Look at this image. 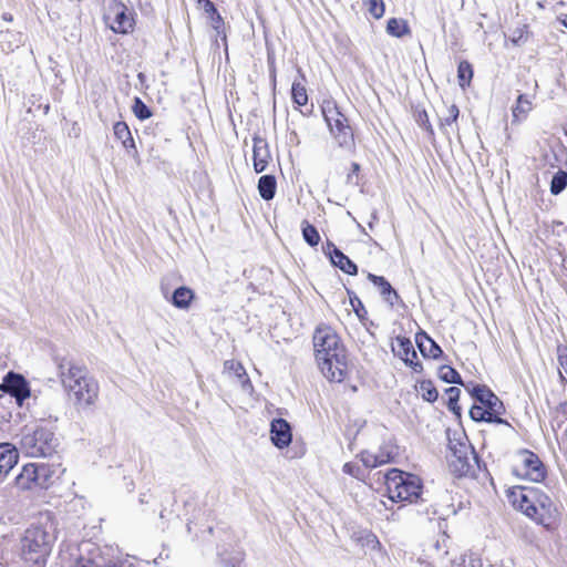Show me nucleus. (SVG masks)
Here are the masks:
<instances>
[{
    "label": "nucleus",
    "mask_w": 567,
    "mask_h": 567,
    "mask_svg": "<svg viewBox=\"0 0 567 567\" xmlns=\"http://www.w3.org/2000/svg\"><path fill=\"white\" fill-rule=\"evenodd\" d=\"M315 357L321 373L333 382L347 375V353L339 336L329 326H319L313 333Z\"/></svg>",
    "instance_id": "nucleus-1"
},
{
    "label": "nucleus",
    "mask_w": 567,
    "mask_h": 567,
    "mask_svg": "<svg viewBox=\"0 0 567 567\" xmlns=\"http://www.w3.org/2000/svg\"><path fill=\"white\" fill-rule=\"evenodd\" d=\"M61 382L79 411L90 410L99 400L100 385L84 365L63 360L59 363Z\"/></svg>",
    "instance_id": "nucleus-2"
},
{
    "label": "nucleus",
    "mask_w": 567,
    "mask_h": 567,
    "mask_svg": "<svg viewBox=\"0 0 567 567\" xmlns=\"http://www.w3.org/2000/svg\"><path fill=\"white\" fill-rule=\"evenodd\" d=\"M17 437L19 449L30 457H49L59 446L53 426L43 422L25 424Z\"/></svg>",
    "instance_id": "nucleus-3"
},
{
    "label": "nucleus",
    "mask_w": 567,
    "mask_h": 567,
    "mask_svg": "<svg viewBox=\"0 0 567 567\" xmlns=\"http://www.w3.org/2000/svg\"><path fill=\"white\" fill-rule=\"evenodd\" d=\"M54 535L49 517L45 523L31 525L21 539L22 558L34 567H44L51 554Z\"/></svg>",
    "instance_id": "nucleus-4"
},
{
    "label": "nucleus",
    "mask_w": 567,
    "mask_h": 567,
    "mask_svg": "<svg viewBox=\"0 0 567 567\" xmlns=\"http://www.w3.org/2000/svg\"><path fill=\"white\" fill-rule=\"evenodd\" d=\"M386 493L393 502L415 503L421 497L423 484L419 476L391 468L385 474Z\"/></svg>",
    "instance_id": "nucleus-5"
},
{
    "label": "nucleus",
    "mask_w": 567,
    "mask_h": 567,
    "mask_svg": "<svg viewBox=\"0 0 567 567\" xmlns=\"http://www.w3.org/2000/svg\"><path fill=\"white\" fill-rule=\"evenodd\" d=\"M324 120L329 126L330 133L337 142L338 146L347 151L354 148V135L348 118L340 112L339 107L327 102L322 106Z\"/></svg>",
    "instance_id": "nucleus-6"
},
{
    "label": "nucleus",
    "mask_w": 567,
    "mask_h": 567,
    "mask_svg": "<svg viewBox=\"0 0 567 567\" xmlns=\"http://www.w3.org/2000/svg\"><path fill=\"white\" fill-rule=\"evenodd\" d=\"M449 463L453 472L458 476L466 475L471 470V460H475V452L465 435L458 439H449Z\"/></svg>",
    "instance_id": "nucleus-7"
},
{
    "label": "nucleus",
    "mask_w": 567,
    "mask_h": 567,
    "mask_svg": "<svg viewBox=\"0 0 567 567\" xmlns=\"http://www.w3.org/2000/svg\"><path fill=\"white\" fill-rule=\"evenodd\" d=\"M515 473L535 483L543 482L547 475L546 467L539 456L529 450L518 451Z\"/></svg>",
    "instance_id": "nucleus-8"
},
{
    "label": "nucleus",
    "mask_w": 567,
    "mask_h": 567,
    "mask_svg": "<svg viewBox=\"0 0 567 567\" xmlns=\"http://www.w3.org/2000/svg\"><path fill=\"white\" fill-rule=\"evenodd\" d=\"M534 507L535 511L532 512L530 519L546 528H550L556 520L557 508L551 498L539 488H537L535 495Z\"/></svg>",
    "instance_id": "nucleus-9"
},
{
    "label": "nucleus",
    "mask_w": 567,
    "mask_h": 567,
    "mask_svg": "<svg viewBox=\"0 0 567 567\" xmlns=\"http://www.w3.org/2000/svg\"><path fill=\"white\" fill-rule=\"evenodd\" d=\"M0 389L6 393H9L16 399L17 404L22 408L27 400L31 399V390L28 381L21 374L9 372L3 382L0 384ZM27 406H30V402H27Z\"/></svg>",
    "instance_id": "nucleus-10"
},
{
    "label": "nucleus",
    "mask_w": 567,
    "mask_h": 567,
    "mask_svg": "<svg viewBox=\"0 0 567 567\" xmlns=\"http://www.w3.org/2000/svg\"><path fill=\"white\" fill-rule=\"evenodd\" d=\"M105 19L110 21V28L115 33L124 34L133 29L134 20L127 13V8L121 2H116L109 8Z\"/></svg>",
    "instance_id": "nucleus-11"
},
{
    "label": "nucleus",
    "mask_w": 567,
    "mask_h": 567,
    "mask_svg": "<svg viewBox=\"0 0 567 567\" xmlns=\"http://www.w3.org/2000/svg\"><path fill=\"white\" fill-rule=\"evenodd\" d=\"M537 488L535 487H516L508 494L512 505L530 518L532 512L535 511L534 499Z\"/></svg>",
    "instance_id": "nucleus-12"
},
{
    "label": "nucleus",
    "mask_w": 567,
    "mask_h": 567,
    "mask_svg": "<svg viewBox=\"0 0 567 567\" xmlns=\"http://www.w3.org/2000/svg\"><path fill=\"white\" fill-rule=\"evenodd\" d=\"M322 249L324 254L330 258L332 265L341 269L343 272L348 275H355L358 272L357 265L340 249H338L333 243L327 241Z\"/></svg>",
    "instance_id": "nucleus-13"
},
{
    "label": "nucleus",
    "mask_w": 567,
    "mask_h": 567,
    "mask_svg": "<svg viewBox=\"0 0 567 567\" xmlns=\"http://www.w3.org/2000/svg\"><path fill=\"white\" fill-rule=\"evenodd\" d=\"M471 394L481 403V406L488 409V411L499 416L503 413V403L487 386L477 384L473 386Z\"/></svg>",
    "instance_id": "nucleus-14"
},
{
    "label": "nucleus",
    "mask_w": 567,
    "mask_h": 567,
    "mask_svg": "<svg viewBox=\"0 0 567 567\" xmlns=\"http://www.w3.org/2000/svg\"><path fill=\"white\" fill-rule=\"evenodd\" d=\"M270 439L276 447H287L292 440L290 424L284 419H275L270 424Z\"/></svg>",
    "instance_id": "nucleus-15"
},
{
    "label": "nucleus",
    "mask_w": 567,
    "mask_h": 567,
    "mask_svg": "<svg viewBox=\"0 0 567 567\" xmlns=\"http://www.w3.org/2000/svg\"><path fill=\"white\" fill-rule=\"evenodd\" d=\"M395 354L410 365L414 372L422 371V364L417 361V354L410 339L398 338L396 348H393Z\"/></svg>",
    "instance_id": "nucleus-16"
},
{
    "label": "nucleus",
    "mask_w": 567,
    "mask_h": 567,
    "mask_svg": "<svg viewBox=\"0 0 567 567\" xmlns=\"http://www.w3.org/2000/svg\"><path fill=\"white\" fill-rule=\"evenodd\" d=\"M18 460V449L13 444L0 443V477L7 476L17 465Z\"/></svg>",
    "instance_id": "nucleus-17"
},
{
    "label": "nucleus",
    "mask_w": 567,
    "mask_h": 567,
    "mask_svg": "<svg viewBox=\"0 0 567 567\" xmlns=\"http://www.w3.org/2000/svg\"><path fill=\"white\" fill-rule=\"evenodd\" d=\"M269 158L270 153L267 141L262 137L255 136L252 147V159L255 171L257 173L264 172L267 167Z\"/></svg>",
    "instance_id": "nucleus-18"
},
{
    "label": "nucleus",
    "mask_w": 567,
    "mask_h": 567,
    "mask_svg": "<svg viewBox=\"0 0 567 567\" xmlns=\"http://www.w3.org/2000/svg\"><path fill=\"white\" fill-rule=\"evenodd\" d=\"M415 342L424 358L439 359L443 354L441 347L423 331L415 334Z\"/></svg>",
    "instance_id": "nucleus-19"
},
{
    "label": "nucleus",
    "mask_w": 567,
    "mask_h": 567,
    "mask_svg": "<svg viewBox=\"0 0 567 567\" xmlns=\"http://www.w3.org/2000/svg\"><path fill=\"white\" fill-rule=\"evenodd\" d=\"M37 473L34 463L25 464L20 474L14 480V485L20 491H30L37 488Z\"/></svg>",
    "instance_id": "nucleus-20"
},
{
    "label": "nucleus",
    "mask_w": 567,
    "mask_h": 567,
    "mask_svg": "<svg viewBox=\"0 0 567 567\" xmlns=\"http://www.w3.org/2000/svg\"><path fill=\"white\" fill-rule=\"evenodd\" d=\"M368 278L373 282L374 286L379 288L380 293L382 295L385 302L392 307L398 302V292L392 288L390 282L384 277L369 274Z\"/></svg>",
    "instance_id": "nucleus-21"
},
{
    "label": "nucleus",
    "mask_w": 567,
    "mask_h": 567,
    "mask_svg": "<svg viewBox=\"0 0 567 567\" xmlns=\"http://www.w3.org/2000/svg\"><path fill=\"white\" fill-rule=\"evenodd\" d=\"M225 371L233 373L235 378L238 380V382L241 385V389L245 392H251L252 391V384L250 382V379L247 375L246 369L244 365L236 361V360H227L224 363Z\"/></svg>",
    "instance_id": "nucleus-22"
},
{
    "label": "nucleus",
    "mask_w": 567,
    "mask_h": 567,
    "mask_svg": "<svg viewBox=\"0 0 567 567\" xmlns=\"http://www.w3.org/2000/svg\"><path fill=\"white\" fill-rule=\"evenodd\" d=\"M23 34L13 30L0 32V45L4 52H12L23 44Z\"/></svg>",
    "instance_id": "nucleus-23"
},
{
    "label": "nucleus",
    "mask_w": 567,
    "mask_h": 567,
    "mask_svg": "<svg viewBox=\"0 0 567 567\" xmlns=\"http://www.w3.org/2000/svg\"><path fill=\"white\" fill-rule=\"evenodd\" d=\"M470 416L474 421H485L489 423L506 424L509 426L507 421L481 405H473L470 410Z\"/></svg>",
    "instance_id": "nucleus-24"
},
{
    "label": "nucleus",
    "mask_w": 567,
    "mask_h": 567,
    "mask_svg": "<svg viewBox=\"0 0 567 567\" xmlns=\"http://www.w3.org/2000/svg\"><path fill=\"white\" fill-rule=\"evenodd\" d=\"M532 109L533 104L530 99L525 94H519L516 101V105L512 109L513 122L519 123L524 121Z\"/></svg>",
    "instance_id": "nucleus-25"
},
{
    "label": "nucleus",
    "mask_w": 567,
    "mask_h": 567,
    "mask_svg": "<svg viewBox=\"0 0 567 567\" xmlns=\"http://www.w3.org/2000/svg\"><path fill=\"white\" fill-rule=\"evenodd\" d=\"M195 295L188 287H178L174 290L172 296V303L178 309L189 308Z\"/></svg>",
    "instance_id": "nucleus-26"
},
{
    "label": "nucleus",
    "mask_w": 567,
    "mask_h": 567,
    "mask_svg": "<svg viewBox=\"0 0 567 567\" xmlns=\"http://www.w3.org/2000/svg\"><path fill=\"white\" fill-rule=\"evenodd\" d=\"M277 183L272 175H264L258 181V192L262 199L270 200L276 195Z\"/></svg>",
    "instance_id": "nucleus-27"
},
{
    "label": "nucleus",
    "mask_w": 567,
    "mask_h": 567,
    "mask_svg": "<svg viewBox=\"0 0 567 567\" xmlns=\"http://www.w3.org/2000/svg\"><path fill=\"white\" fill-rule=\"evenodd\" d=\"M35 473H37V485L39 488H48L52 484V478L54 475V471L47 464H35Z\"/></svg>",
    "instance_id": "nucleus-28"
},
{
    "label": "nucleus",
    "mask_w": 567,
    "mask_h": 567,
    "mask_svg": "<svg viewBox=\"0 0 567 567\" xmlns=\"http://www.w3.org/2000/svg\"><path fill=\"white\" fill-rule=\"evenodd\" d=\"M447 112L449 115L441 120V128L445 135H450V133L457 131V127L454 126V124L456 123L460 115V110L455 104H452Z\"/></svg>",
    "instance_id": "nucleus-29"
},
{
    "label": "nucleus",
    "mask_w": 567,
    "mask_h": 567,
    "mask_svg": "<svg viewBox=\"0 0 567 567\" xmlns=\"http://www.w3.org/2000/svg\"><path fill=\"white\" fill-rule=\"evenodd\" d=\"M301 234L303 240L311 247H316L320 241L319 231L306 219L301 221Z\"/></svg>",
    "instance_id": "nucleus-30"
},
{
    "label": "nucleus",
    "mask_w": 567,
    "mask_h": 567,
    "mask_svg": "<svg viewBox=\"0 0 567 567\" xmlns=\"http://www.w3.org/2000/svg\"><path fill=\"white\" fill-rule=\"evenodd\" d=\"M386 31L389 34L396 37V38H401L405 34L410 33V29H409L406 21L403 19H396V18H391L388 21Z\"/></svg>",
    "instance_id": "nucleus-31"
},
{
    "label": "nucleus",
    "mask_w": 567,
    "mask_h": 567,
    "mask_svg": "<svg viewBox=\"0 0 567 567\" xmlns=\"http://www.w3.org/2000/svg\"><path fill=\"white\" fill-rule=\"evenodd\" d=\"M457 78L461 87L470 85L473 78V68L467 61L460 62L457 66Z\"/></svg>",
    "instance_id": "nucleus-32"
},
{
    "label": "nucleus",
    "mask_w": 567,
    "mask_h": 567,
    "mask_svg": "<svg viewBox=\"0 0 567 567\" xmlns=\"http://www.w3.org/2000/svg\"><path fill=\"white\" fill-rule=\"evenodd\" d=\"M419 392L421 393L423 400L433 403L437 400L439 392L434 386L433 382L430 380H424L419 384Z\"/></svg>",
    "instance_id": "nucleus-33"
},
{
    "label": "nucleus",
    "mask_w": 567,
    "mask_h": 567,
    "mask_svg": "<svg viewBox=\"0 0 567 567\" xmlns=\"http://www.w3.org/2000/svg\"><path fill=\"white\" fill-rule=\"evenodd\" d=\"M567 186V172L558 171L551 178L550 193L553 195L560 194Z\"/></svg>",
    "instance_id": "nucleus-34"
},
{
    "label": "nucleus",
    "mask_w": 567,
    "mask_h": 567,
    "mask_svg": "<svg viewBox=\"0 0 567 567\" xmlns=\"http://www.w3.org/2000/svg\"><path fill=\"white\" fill-rule=\"evenodd\" d=\"M440 379L446 383L463 384L460 373L450 365H443L440 369Z\"/></svg>",
    "instance_id": "nucleus-35"
},
{
    "label": "nucleus",
    "mask_w": 567,
    "mask_h": 567,
    "mask_svg": "<svg viewBox=\"0 0 567 567\" xmlns=\"http://www.w3.org/2000/svg\"><path fill=\"white\" fill-rule=\"evenodd\" d=\"M291 94H292L293 103H296L297 105L303 106L307 104V102H308L307 91H306V87L301 83H299V82L292 83Z\"/></svg>",
    "instance_id": "nucleus-36"
},
{
    "label": "nucleus",
    "mask_w": 567,
    "mask_h": 567,
    "mask_svg": "<svg viewBox=\"0 0 567 567\" xmlns=\"http://www.w3.org/2000/svg\"><path fill=\"white\" fill-rule=\"evenodd\" d=\"M132 111L134 115L141 121L147 120L152 116L150 107L137 96L134 99Z\"/></svg>",
    "instance_id": "nucleus-37"
},
{
    "label": "nucleus",
    "mask_w": 567,
    "mask_h": 567,
    "mask_svg": "<svg viewBox=\"0 0 567 567\" xmlns=\"http://www.w3.org/2000/svg\"><path fill=\"white\" fill-rule=\"evenodd\" d=\"M460 393L461 391L456 386H451L445 390V394L447 395V408L454 413H458L460 411V406L457 405Z\"/></svg>",
    "instance_id": "nucleus-38"
},
{
    "label": "nucleus",
    "mask_w": 567,
    "mask_h": 567,
    "mask_svg": "<svg viewBox=\"0 0 567 567\" xmlns=\"http://www.w3.org/2000/svg\"><path fill=\"white\" fill-rule=\"evenodd\" d=\"M367 6H368L369 13L373 18L380 19L384 14L383 0H368Z\"/></svg>",
    "instance_id": "nucleus-39"
},
{
    "label": "nucleus",
    "mask_w": 567,
    "mask_h": 567,
    "mask_svg": "<svg viewBox=\"0 0 567 567\" xmlns=\"http://www.w3.org/2000/svg\"><path fill=\"white\" fill-rule=\"evenodd\" d=\"M113 132H114L115 137L117 140H120L121 142L123 140H125L127 142V140H130V137H132L131 131H130L127 124L124 122H116L113 126Z\"/></svg>",
    "instance_id": "nucleus-40"
},
{
    "label": "nucleus",
    "mask_w": 567,
    "mask_h": 567,
    "mask_svg": "<svg viewBox=\"0 0 567 567\" xmlns=\"http://www.w3.org/2000/svg\"><path fill=\"white\" fill-rule=\"evenodd\" d=\"M361 461L365 467H378L380 466V461H378L377 453L364 451L361 453Z\"/></svg>",
    "instance_id": "nucleus-41"
},
{
    "label": "nucleus",
    "mask_w": 567,
    "mask_h": 567,
    "mask_svg": "<svg viewBox=\"0 0 567 567\" xmlns=\"http://www.w3.org/2000/svg\"><path fill=\"white\" fill-rule=\"evenodd\" d=\"M511 41L515 45L523 44L526 41V30H525V27L515 29L512 32Z\"/></svg>",
    "instance_id": "nucleus-42"
},
{
    "label": "nucleus",
    "mask_w": 567,
    "mask_h": 567,
    "mask_svg": "<svg viewBox=\"0 0 567 567\" xmlns=\"http://www.w3.org/2000/svg\"><path fill=\"white\" fill-rule=\"evenodd\" d=\"M557 358L560 367L566 371L567 373V346L566 344H559L557 347Z\"/></svg>",
    "instance_id": "nucleus-43"
},
{
    "label": "nucleus",
    "mask_w": 567,
    "mask_h": 567,
    "mask_svg": "<svg viewBox=\"0 0 567 567\" xmlns=\"http://www.w3.org/2000/svg\"><path fill=\"white\" fill-rule=\"evenodd\" d=\"M122 145L126 150V152L130 156H132L134 158L138 157V153H137L133 137H130V140H127V142L125 140H123Z\"/></svg>",
    "instance_id": "nucleus-44"
},
{
    "label": "nucleus",
    "mask_w": 567,
    "mask_h": 567,
    "mask_svg": "<svg viewBox=\"0 0 567 567\" xmlns=\"http://www.w3.org/2000/svg\"><path fill=\"white\" fill-rule=\"evenodd\" d=\"M351 305L353 307L354 312L359 318L363 317V313H367L361 300L358 297L351 299Z\"/></svg>",
    "instance_id": "nucleus-45"
},
{
    "label": "nucleus",
    "mask_w": 567,
    "mask_h": 567,
    "mask_svg": "<svg viewBox=\"0 0 567 567\" xmlns=\"http://www.w3.org/2000/svg\"><path fill=\"white\" fill-rule=\"evenodd\" d=\"M378 461H380V465L390 463L393 458V452L392 451H383L381 450L379 453H377Z\"/></svg>",
    "instance_id": "nucleus-46"
},
{
    "label": "nucleus",
    "mask_w": 567,
    "mask_h": 567,
    "mask_svg": "<svg viewBox=\"0 0 567 567\" xmlns=\"http://www.w3.org/2000/svg\"><path fill=\"white\" fill-rule=\"evenodd\" d=\"M342 470H343V473H346V474H349L354 477L359 476L360 467L353 463H346L343 465Z\"/></svg>",
    "instance_id": "nucleus-47"
},
{
    "label": "nucleus",
    "mask_w": 567,
    "mask_h": 567,
    "mask_svg": "<svg viewBox=\"0 0 567 567\" xmlns=\"http://www.w3.org/2000/svg\"><path fill=\"white\" fill-rule=\"evenodd\" d=\"M470 567H483V560L480 556L471 554L467 564Z\"/></svg>",
    "instance_id": "nucleus-48"
},
{
    "label": "nucleus",
    "mask_w": 567,
    "mask_h": 567,
    "mask_svg": "<svg viewBox=\"0 0 567 567\" xmlns=\"http://www.w3.org/2000/svg\"><path fill=\"white\" fill-rule=\"evenodd\" d=\"M420 121L422 122V126L427 131L430 132L431 134L433 133V128H432V125L430 124L429 122V118H427V114L426 112H423L422 114H420Z\"/></svg>",
    "instance_id": "nucleus-49"
},
{
    "label": "nucleus",
    "mask_w": 567,
    "mask_h": 567,
    "mask_svg": "<svg viewBox=\"0 0 567 567\" xmlns=\"http://www.w3.org/2000/svg\"><path fill=\"white\" fill-rule=\"evenodd\" d=\"M203 4L207 13H209L210 16L217 14L218 11L216 10L215 4L210 0H204Z\"/></svg>",
    "instance_id": "nucleus-50"
},
{
    "label": "nucleus",
    "mask_w": 567,
    "mask_h": 567,
    "mask_svg": "<svg viewBox=\"0 0 567 567\" xmlns=\"http://www.w3.org/2000/svg\"><path fill=\"white\" fill-rule=\"evenodd\" d=\"M212 21H213V27L216 30H218L223 24V19L218 12H217V14H212Z\"/></svg>",
    "instance_id": "nucleus-51"
},
{
    "label": "nucleus",
    "mask_w": 567,
    "mask_h": 567,
    "mask_svg": "<svg viewBox=\"0 0 567 567\" xmlns=\"http://www.w3.org/2000/svg\"><path fill=\"white\" fill-rule=\"evenodd\" d=\"M451 567H466V559L464 556H460L451 561Z\"/></svg>",
    "instance_id": "nucleus-52"
},
{
    "label": "nucleus",
    "mask_w": 567,
    "mask_h": 567,
    "mask_svg": "<svg viewBox=\"0 0 567 567\" xmlns=\"http://www.w3.org/2000/svg\"><path fill=\"white\" fill-rule=\"evenodd\" d=\"M2 19H3L4 21H7V22H11V21L13 20V17H12V14H11V13L4 12V13L2 14Z\"/></svg>",
    "instance_id": "nucleus-53"
},
{
    "label": "nucleus",
    "mask_w": 567,
    "mask_h": 567,
    "mask_svg": "<svg viewBox=\"0 0 567 567\" xmlns=\"http://www.w3.org/2000/svg\"><path fill=\"white\" fill-rule=\"evenodd\" d=\"M559 410L564 415H567V401L559 405Z\"/></svg>",
    "instance_id": "nucleus-54"
},
{
    "label": "nucleus",
    "mask_w": 567,
    "mask_h": 567,
    "mask_svg": "<svg viewBox=\"0 0 567 567\" xmlns=\"http://www.w3.org/2000/svg\"><path fill=\"white\" fill-rule=\"evenodd\" d=\"M360 171V165L358 163H352V173H358Z\"/></svg>",
    "instance_id": "nucleus-55"
},
{
    "label": "nucleus",
    "mask_w": 567,
    "mask_h": 567,
    "mask_svg": "<svg viewBox=\"0 0 567 567\" xmlns=\"http://www.w3.org/2000/svg\"><path fill=\"white\" fill-rule=\"evenodd\" d=\"M377 220V215L375 214H372L371 216V220L369 221V227L372 228L373 227V221Z\"/></svg>",
    "instance_id": "nucleus-56"
},
{
    "label": "nucleus",
    "mask_w": 567,
    "mask_h": 567,
    "mask_svg": "<svg viewBox=\"0 0 567 567\" xmlns=\"http://www.w3.org/2000/svg\"><path fill=\"white\" fill-rule=\"evenodd\" d=\"M563 24L567 28V17L563 20Z\"/></svg>",
    "instance_id": "nucleus-57"
},
{
    "label": "nucleus",
    "mask_w": 567,
    "mask_h": 567,
    "mask_svg": "<svg viewBox=\"0 0 567 567\" xmlns=\"http://www.w3.org/2000/svg\"><path fill=\"white\" fill-rule=\"evenodd\" d=\"M564 134L567 136V125L564 126Z\"/></svg>",
    "instance_id": "nucleus-58"
},
{
    "label": "nucleus",
    "mask_w": 567,
    "mask_h": 567,
    "mask_svg": "<svg viewBox=\"0 0 567 567\" xmlns=\"http://www.w3.org/2000/svg\"><path fill=\"white\" fill-rule=\"evenodd\" d=\"M204 0H198L199 3H203Z\"/></svg>",
    "instance_id": "nucleus-59"
},
{
    "label": "nucleus",
    "mask_w": 567,
    "mask_h": 567,
    "mask_svg": "<svg viewBox=\"0 0 567 567\" xmlns=\"http://www.w3.org/2000/svg\"><path fill=\"white\" fill-rule=\"evenodd\" d=\"M466 567H470V566L466 564Z\"/></svg>",
    "instance_id": "nucleus-60"
}]
</instances>
